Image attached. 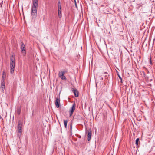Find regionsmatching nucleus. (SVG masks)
Instances as JSON below:
<instances>
[{
	"label": "nucleus",
	"mask_w": 155,
	"mask_h": 155,
	"mask_svg": "<svg viewBox=\"0 0 155 155\" xmlns=\"http://www.w3.org/2000/svg\"><path fill=\"white\" fill-rule=\"evenodd\" d=\"M64 124L65 126V127L66 128H67V124L68 123V120H64Z\"/></svg>",
	"instance_id": "obj_15"
},
{
	"label": "nucleus",
	"mask_w": 155,
	"mask_h": 155,
	"mask_svg": "<svg viewBox=\"0 0 155 155\" xmlns=\"http://www.w3.org/2000/svg\"><path fill=\"white\" fill-rule=\"evenodd\" d=\"M60 100L59 98H57L55 100V105L57 108H58L60 106Z\"/></svg>",
	"instance_id": "obj_9"
},
{
	"label": "nucleus",
	"mask_w": 155,
	"mask_h": 155,
	"mask_svg": "<svg viewBox=\"0 0 155 155\" xmlns=\"http://www.w3.org/2000/svg\"><path fill=\"white\" fill-rule=\"evenodd\" d=\"M75 103H74L73 104L71 109L70 110L69 115H70V117H71L72 115V114H73L74 111L75 110Z\"/></svg>",
	"instance_id": "obj_5"
},
{
	"label": "nucleus",
	"mask_w": 155,
	"mask_h": 155,
	"mask_svg": "<svg viewBox=\"0 0 155 155\" xmlns=\"http://www.w3.org/2000/svg\"><path fill=\"white\" fill-rule=\"evenodd\" d=\"M139 141V139L138 138H137L136 140L135 144L137 145H138V142Z\"/></svg>",
	"instance_id": "obj_16"
},
{
	"label": "nucleus",
	"mask_w": 155,
	"mask_h": 155,
	"mask_svg": "<svg viewBox=\"0 0 155 155\" xmlns=\"http://www.w3.org/2000/svg\"><path fill=\"white\" fill-rule=\"evenodd\" d=\"M15 58L13 55H12L10 57V73L11 74L13 73L15 67Z\"/></svg>",
	"instance_id": "obj_2"
},
{
	"label": "nucleus",
	"mask_w": 155,
	"mask_h": 155,
	"mask_svg": "<svg viewBox=\"0 0 155 155\" xmlns=\"http://www.w3.org/2000/svg\"><path fill=\"white\" fill-rule=\"evenodd\" d=\"M58 17L60 18L61 17V9H58Z\"/></svg>",
	"instance_id": "obj_11"
},
{
	"label": "nucleus",
	"mask_w": 155,
	"mask_h": 155,
	"mask_svg": "<svg viewBox=\"0 0 155 155\" xmlns=\"http://www.w3.org/2000/svg\"><path fill=\"white\" fill-rule=\"evenodd\" d=\"M5 74L4 71L3 72V74L2 75V79H3L4 80H5Z\"/></svg>",
	"instance_id": "obj_14"
},
{
	"label": "nucleus",
	"mask_w": 155,
	"mask_h": 155,
	"mask_svg": "<svg viewBox=\"0 0 155 155\" xmlns=\"http://www.w3.org/2000/svg\"><path fill=\"white\" fill-rule=\"evenodd\" d=\"M5 83L4 81V80L3 79H2L1 80V85L0 88L2 90V91H4L5 89Z\"/></svg>",
	"instance_id": "obj_7"
},
{
	"label": "nucleus",
	"mask_w": 155,
	"mask_h": 155,
	"mask_svg": "<svg viewBox=\"0 0 155 155\" xmlns=\"http://www.w3.org/2000/svg\"><path fill=\"white\" fill-rule=\"evenodd\" d=\"M150 64H152V62L151 61V58H150Z\"/></svg>",
	"instance_id": "obj_19"
},
{
	"label": "nucleus",
	"mask_w": 155,
	"mask_h": 155,
	"mask_svg": "<svg viewBox=\"0 0 155 155\" xmlns=\"http://www.w3.org/2000/svg\"><path fill=\"white\" fill-rule=\"evenodd\" d=\"M22 122L20 120H19L17 125V130L18 131V137L19 138L20 137L22 134Z\"/></svg>",
	"instance_id": "obj_3"
},
{
	"label": "nucleus",
	"mask_w": 155,
	"mask_h": 155,
	"mask_svg": "<svg viewBox=\"0 0 155 155\" xmlns=\"http://www.w3.org/2000/svg\"><path fill=\"white\" fill-rule=\"evenodd\" d=\"M65 73V71H61L59 73V77L62 80H66V78L64 76V74Z\"/></svg>",
	"instance_id": "obj_4"
},
{
	"label": "nucleus",
	"mask_w": 155,
	"mask_h": 155,
	"mask_svg": "<svg viewBox=\"0 0 155 155\" xmlns=\"http://www.w3.org/2000/svg\"><path fill=\"white\" fill-rule=\"evenodd\" d=\"M71 90L72 92L74 93L75 96L76 97H78V91L73 88H71Z\"/></svg>",
	"instance_id": "obj_8"
},
{
	"label": "nucleus",
	"mask_w": 155,
	"mask_h": 155,
	"mask_svg": "<svg viewBox=\"0 0 155 155\" xmlns=\"http://www.w3.org/2000/svg\"><path fill=\"white\" fill-rule=\"evenodd\" d=\"M38 0H33V5L31 8L32 15H35L36 14L38 5Z\"/></svg>",
	"instance_id": "obj_1"
},
{
	"label": "nucleus",
	"mask_w": 155,
	"mask_h": 155,
	"mask_svg": "<svg viewBox=\"0 0 155 155\" xmlns=\"http://www.w3.org/2000/svg\"><path fill=\"white\" fill-rule=\"evenodd\" d=\"M1 7H2V5H1Z\"/></svg>",
	"instance_id": "obj_23"
},
{
	"label": "nucleus",
	"mask_w": 155,
	"mask_h": 155,
	"mask_svg": "<svg viewBox=\"0 0 155 155\" xmlns=\"http://www.w3.org/2000/svg\"><path fill=\"white\" fill-rule=\"evenodd\" d=\"M75 6H76V7L77 8V4H76V2L75 1Z\"/></svg>",
	"instance_id": "obj_18"
},
{
	"label": "nucleus",
	"mask_w": 155,
	"mask_h": 155,
	"mask_svg": "<svg viewBox=\"0 0 155 155\" xmlns=\"http://www.w3.org/2000/svg\"><path fill=\"white\" fill-rule=\"evenodd\" d=\"M58 9H61V5L60 1H58Z\"/></svg>",
	"instance_id": "obj_13"
},
{
	"label": "nucleus",
	"mask_w": 155,
	"mask_h": 155,
	"mask_svg": "<svg viewBox=\"0 0 155 155\" xmlns=\"http://www.w3.org/2000/svg\"><path fill=\"white\" fill-rule=\"evenodd\" d=\"M101 79L102 80H103V78H101Z\"/></svg>",
	"instance_id": "obj_22"
},
{
	"label": "nucleus",
	"mask_w": 155,
	"mask_h": 155,
	"mask_svg": "<svg viewBox=\"0 0 155 155\" xmlns=\"http://www.w3.org/2000/svg\"><path fill=\"white\" fill-rule=\"evenodd\" d=\"M2 118V117L0 115V119H1Z\"/></svg>",
	"instance_id": "obj_21"
},
{
	"label": "nucleus",
	"mask_w": 155,
	"mask_h": 155,
	"mask_svg": "<svg viewBox=\"0 0 155 155\" xmlns=\"http://www.w3.org/2000/svg\"><path fill=\"white\" fill-rule=\"evenodd\" d=\"M88 138H87V140L88 141H89L90 140L91 138L92 133H91V130H89L88 131Z\"/></svg>",
	"instance_id": "obj_10"
},
{
	"label": "nucleus",
	"mask_w": 155,
	"mask_h": 155,
	"mask_svg": "<svg viewBox=\"0 0 155 155\" xmlns=\"http://www.w3.org/2000/svg\"><path fill=\"white\" fill-rule=\"evenodd\" d=\"M21 111V107H18L17 110V113L18 114H20Z\"/></svg>",
	"instance_id": "obj_12"
},
{
	"label": "nucleus",
	"mask_w": 155,
	"mask_h": 155,
	"mask_svg": "<svg viewBox=\"0 0 155 155\" xmlns=\"http://www.w3.org/2000/svg\"><path fill=\"white\" fill-rule=\"evenodd\" d=\"M70 127H71V129H72V124H71Z\"/></svg>",
	"instance_id": "obj_20"
},
{
	"label": "nucleus",
	"mask_w": 155,
	"mask_h": 155,
	"mask_svg": "<svg viewBox=\"0 0 155 155\" xmlns=\"http://www.w3.org/2000/svg\"><path fill=\"white\" fill-rule=\"evenodd\" d=\"M21 52L24 54H26V49L25 48V45L23 43H22L21 45Z\"/></svg>",
	"instance_id": "obj_6"
},
{
	"label": "nucleus",
	"mask_w": 155,
	"mask_h": 155,
	"mask_svg": "<svg viewBox=\"0 0 155 155\" xmlns=\"http://www.w3.org/2000/svg\"><path fill=\"white\" fill-rule=\"evenodd\" d=\"M118 76L119 79L120 80V82H121V83H122V78H121V77L120 76L119 74H118Z\"/></svg>",
	"instance_id": "obj_17"
}]
</instances>
